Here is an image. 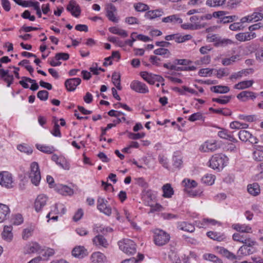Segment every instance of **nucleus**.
Listing matches in <instances>:
<instances>
[{
	"label": "nucleus",
	"instance_id": "obj_1",
	"mask_svg": "<svg viewBox=\"0 0 263 263\" xmlns=\"http://www.w3.org/2000/svg\"><path fill=\"white\" fill-rule=\"evenodd\" d=\"M170 239V235L165 231L160 229H156L154 231V240L156 245L164 246L169 241Z\"/></svg>",
	"mask_w": 263,
	"mask_h": 263
},
{
	"label": "nucleus",
	"instance_id": "obj_2",
	"mask_svg": "<svg viewBox=\"0 0 263 263\" xmlns=\"http://www.w3.org/2000/svg\"><path fill=\"white\" fill-rule=\"evenodd\" d=\"M119 248L127 255H133L136 252V245L130 239H124L119 242Z\"/></svg>",
	"mask_w": 263,
	"mask_h": 263
},
{
	"label": "nucleus",
	"instance_id": "obj_3",
	"mask_svg": "<svg viewBox=\"0 0 263 263\" xmlns=\"http://www.w3.org/2000/svg\"><path fill=\"white\" fill-rule=\"evenodd\" d=\"M29 177L33 184L37 186L39 184L41 177L39 166L37 162H33L31 164Z\"/></svg>",
	"mask_w": 263,
	"mask_h": 263
},
{
	"label": "nucleus",
	"instance_id": "obj_4",
	"mask_svg": "<svg viewBox=\"0 0 263 263\" xmlns=\"http://www.w3.org/2000/svg\"><path fill=\"white\" fill-rule=\"evenodd\" d=\"M0 185L8 189L14 186V182L11 173L7 171L0 172Z\"/></svg>",
	"mask_w": 263,
	"mask_h": 263
},
{
	"label": "nucleus",
	"instance_id": "obj_5",
	"mask_svg": "<svg viewBox=\"0 0 263 263\" xmlns=\"http://www.w3.org/2000/svg\"><path fill=\"white\" fill-rule=\"evenodd\" d=\"M209 162V166L214 170L222 168L224 164V159L221 155L217 154L211 158Z\"/></svg>",
	"mask_w": 263,
	"mask_h": 263
},
{
	"label": "nucleus",
	"instance_id": "obj_6",
	"mask_svg": "<svg viewBox=\"0 0 263 263\" xmlns=\"http://www.w3.org/2000/svg\"><path fill=\"white\" fill-rule=\"evenodd\" d=\"M98 209L104 214L109 216L111 214V209L108 204V201L104 198L99 197L97 200Z\"/></svg>",
	"mask_w": 263,
	"mask_h": 263
},
{
	"label": "nucleus",
	"instance_id": "obj_7",
	"mask_svg": "<svg viewBox=\"0 0 263 263\" xmlns=\"http://www.w3.org/2000/svg\"><path fill=\"white\" fill-rule=\"evenodd\" d=\"M239 138L243 142L249 141L252 144H256L258 143L257 138L252 135L249 132L246 130L239 131L238 134Z\"/></svg>",
	"mask_w": 263,
	"mask_h": 263
},
{
	"label": "nucleus",
	"instance_id": "obj_8",
	"mask_svg": "<svg viewBox=\"0 0 263 263\" xmlns=\"http://www.w3.org/2000/svg\"><path fill=\"white\" fill-rule=\"evenodd\" d=\"M192 38V36L190 34L182 35L179 33L172 34L165 36V39L166 41H171L174 40L178 43H181L186 41L190 40Z\"/></svg>",
	"mask_w": 263,
	"mask_h": 263
},
{
	"label": "nucleus",
	"instance_id": "obj_9",
	"mask_svg": "<svg viewBox=\"0 0 263 263\" xmlns=\"http://www.w3.org/2000/svg\"><path fill=\"white\" fill-rule=\"evenodd\" d=\"M130 88L139 93H146L148 92V89L146 85L138 81H133L130 84Z\"/></svg>",
	"mask_w": 263,
	"mask_h": 263
},
{
	"label": "nucleus",
	"instance_id": "obj_10",
	"mask_svg": "<svg viewBox=\"0 0 263 263\" xmlns=\"http://www.w3.org/2000/svg\"><path fill=\"white\" fill-rule=\"evenodd\" d=\"M48 197L43 194L39 195L34 202V208L37 212H40L46 204Z\"/></svg>",
	"mask_w": 263,
	"mask_h": 263
},
{
	"label": "nucleus",
	"instance_id": "obj_11",
	"mask_svg": "<svg viewBox=\"0 0 263 263\" xmlns=\"http://www.w3.org/2000/svg\"><path fill=\"white\" fill-rule=\"evenodd\" d=\"M81 82V80L79 78L69 79L65 81V86L68 91H72L76 89Z\"/></svg>",
	"mask_w": 263,
	"mask_h": 263
},
{
	"label": "nucleus",
	"instance_id": "obj_12",
	"mask_svg": "<svg viewBox=\"0 0 263 263\" xmlns=\"http://www.w3.org/2000/svg\"><path fill=\"white\" fill-rule=\"evenodd\" d=\"M66 9L69 12H70L73 16L76 17H78L80 14L81 10L80 7L77 4L76 2L73 0H71L69 2Z\"/></svg>",
	"mask_w": 263,
	"mask_h": 263
},
{
	"label": "nucleus",
	"instance_id": "obj_13",
	"mask_svg": "<svg viewBox=\"0 0 263 263\" xmlns=\"http://www.w3.org/2000/svg\"><path fill=\"white\" fill-rule=\"evenodd\" d=\"M0 78L7 83V87H10L14 80L13 76L9 74V71L4 69H0Z\"/></svg>",
	"mask_w": 263,
	"mask_h": 263
},
{
	"label": "nucleus",
	"instance_id": "obj_14",
	"mask_svg": "<svg viewBox=\"0 0 263 263\" xmlns=\"http://www.w3.org/2000/svg\"><path fill=\"white\" fill-rule=\"evenodd\" d=\"M164 14V11L162 9H157L153 10H148L145 14V17L147 19L154 20Z\"/></svg>",
	"mask_w": 263,
	"mask_h": 263
},
{
	"label": "nucleus",
	"instance_id": "obj_15",
	"mask_svg": "<svg viewBox=\"0 0 263 263\" xmlns=\"http://www.w3.org/2000/svg\"><path fill=\"white\" fill-rule=\"evenodd\" d=\"M55 191L59 194L66 196L71 195L73 194V190L67 185L63 184H58L55 186Z\"/></svg>",
	"mask_w": 263,
	"mask_h": 263
},
{
	"label": "nucleus",
	"instance_id": "obj_16",
	"mask_svg": "<svg viewBox=\"0 0 263 263\" xmlns=\"http://www.w3.org/2000/svg\"><path fill=\"white\" fill-rule=\"evenodd\" d=\"M71 253L73 256L80 258H83L87 255V250L83 246H78L74 248Z\"/></svg>",
	"mask_w": 263,
	"mask_h": 263
},
{
	"label": "nucleus",
	"instance_id": "obj_17",
	"mask_svg": "<svg viewBox=\"0 0 263 263\" xmlns=\"http://www.w3.org/2000/svg\"><path fill=\"white\" fill-rule=\"evenodd\" d=\"M255 36L254 33L247 32L244 33H239L236 34V39L240 42H245L249 41Z\"/></svg>",
	"mask_w": 263,
	"mask_h": 263
},
{
	"label": "nucleus",
	"instance_id": "obj_18",
	"mask_svg": "<svg viewBox=\"0 0 263 263\" xmlns=\"http://www.w3.org/2000/svg\"><path fill=\"white\" fill-rule=\"evenodd\" d=\"M254 148L255 150L253 153V159L257 161H263V146L255 145Z\"/></svg>",
	"mask_w": 263,
	"mask_h": 263
},
{
	"label": "nucleus",
	"instance_id": "obj_19",
	"mask_svg": "<svg viewBox=\"0 0 263 263\" xmlns=\"http://www.w3.org/2000/svg\"><path fill=\"white\" fill-rule=\"evenodd\" d=\"M256 97L255 93L250 91H243L237 96L238 99L242 100L243 101H246L249 99L254 100Z\"/></svg>",
	"mask_w": 263,
	"mask_h": 263
},
{
	"label": "nucleus",
	"instance_id": "obj_20",
	"mask_svg": "<svg viewBox=\"0 0 263 263\" xmlns=\"http://www.w3.org/2000/svg\"><path fill=\"white\" fill-rule=\"evenodd\" d=\"M9 214V207L5 204L0 203V222H3L6 220Z\"/></svg>",
	"mask_w": 263,
	"mask_h": 263
},
{
	"label": "nucleus",
	"instance_id": "obj_21",
	"mask_svg": "<svg viewBox=\"0 0 263 263\" xmlns=\"http://www.w3.org/2000/svg\"><path fill=\"white\" fill-rule=\"evenodd\" d=\"M94 245L96 246H101L104 248H107L108 246V242L105 237L102 235L96 236L92 239Z\"/></svg>",
	"mask_w": 263,
	"mask_h": 263
},
{
	"label": "nucleus",
	"instance_id": "obj_22",
	"mask_svg": "<svg viewBox=\"0 0 263 263\" xmlns=\"http://www.w3.org/2000/svg\"><path fill=\"white\" fill-rule=\"evenodd\" d=\"M12 230V228L11 226H5L2 233V238L7 241H11L13 238Z\"/></svg>",
	"mask_w": 263,
	"mask_h": 263
},
{
	"label": "nucleus",
	"instance_id": "obj_23",
	"mask_svg": "<svg viewBox=\"0 0 263 263\" xmlns=\"http://www.w3.org/2000/svg\"><path fill=\"white\" fill-rule=\"evenodd\" d=\"M219 252L223 256L230 260L240 259L241 258L240 256L235 255L224 248H220Z\"/></svg>",
	"mask_w": 263,
	"mask_h": 263
},
{
	"label": "nucleus",
	"instance_id": "obj_24",
	"mask_svg": "<svg viewBox=\"0 0 263 263\" xmlns=\"http://www.w3.org/2000/svg\"><path fill=\"white\" fill-rule=\"evenodd\" d=\"M162 22L164 23H173L174 24H181L182 23V20L180 17H179L178 15L173 14L165 17H163L162 20Z\"/></svg>",
	"mask_w": 263,
	"mask_h": 263
},
{
	"label": "nucleus",
	"instance_id": "obj_25",
	"mask_svg": "<svg viewBox=\"0 0 263 263\" xmlns=\"http://www.w3.org/2000/svg\"><path fill=\"white\" fill-rule=\"evenodd\" d=\"M218 147L219 146H218L216 142L214 141L206 142L203 145L201 146L200 148H202V149L204 152H207L209 151L213 152L216 151Z\"/></svg>",
	"mask_w": 263,
	"mask_h": 263
},
{
	"label": "nucleus",
	"instance_id": "obj_26",
	"mask_svg": "<svg viewBox=\"0 0 263 263\" xmlns=\"http://www.w3.org/2000/svg\"><path fill=\"white\" fill-rule=\"evenodd\" d=\"M254 83L253 80L241 81L234 85V88L236 89H244L251 87Z\"/></svg>",
	"mask_w": 263,
	"mask_h": 263
},
{
	"label": "nucleus",
	"instance_id": "obj_27",
	"mask_svg": "<svg viewBox=\"0 0 263 263\" xmlns=\"http://www.w3.org/2000/svg\"><path fill=\"white\" fill-rule=\"evenodd\" d=\"M163 196L165 198H171L174 194V190L169 183L164 184L162 186Z\"/></svg>",
	"mask_w": 263,
	"mask_h": 263
},
{
	"label": "nucleus",
	"instance_id": "obj_28",
	"mask_svg": "<svg viewBox=\"0 0 263 263\" xmlns=\"http://www.w3.org/2000/svg\"><path fill=\"white\" fill-rule=\"evenodd\" d=\"M234 229L241 233H251L252 228L246 224H235L233 226Z\"/></svg>",
	"mask_w": 263,
	"mask_h": 263
},
{
	"label": "nucleus",
	"instance_id": "obj_29",
	"mask_svg": "<svg viewBox=\"0 0 263 263\" xmlns=\"http://www.w3.org/2000/svg\"><path fill=\"white\" fill-rule=\"evenodd\" d=\"M248 192L253 196H256L260 193L259 185L257 183L249 184L248 185Z\"/></svg>",
	"mask_w": 263,
	"mask_h": 263
},
{
	"label": "nucleus",
	"instance_id": "obj_30",
	"mask_svg": "<svg viewBox=\"0 0 263 263\" xmlns=\"http://www.w3.org/2000/svg\"><path fill=\"white\" fill-rule=\"evenodd\" d=\"M211 90L215 93H226L230 91V88L227 86L217 85L211 87Z\"/></svg>",
	"mask_w": 263,
	"mask_h": 263
},
{
	"label": "nucleus",
	"instance_id": "obj_31",
	"mask_svg": "<svg viewBox=\"0 0 263 263\" xmlns=\"http://www.w3.org/2000/svg\"><path fill=\"white\" fill-rule=\"evenodd\" d=\"M51 160L54 161L58 165L63 168L68 169V167H67L68 165H67L64 158L60 159L57 155L54 154L51 157Z\"/></svg>",
	"mask_w": 263,
	"mask_h": 263
},
{
	"label": "nucleus",
	"instance_id": "obj_32",
	"mask_svg": "<svg viewBox=\"0 0 263 263\" xmlns=\"http://www.w3.org/2000/svg\"><path fill=\"white\" fill-rule=\"evenodd\" d=\"M109 30L112 33L119 35L123 37H126L128 36V33L126 31L117 27H110Z\"/></svg>",
	"mask_w": 263,
	"mask_h": 263
},
{
	"label": "nucleus",
	"instance_id": "obj_33",
	"mask_svg": "<svg viewBox=\"0 0 263 263\" xmlns=\"http://www.w3.org/2000/svg\"><path fill=\"white\" fill-rule=\"evenodd\" d=\"M105 258V255L100 252H95L91 255V259L94 262H102Z\"/></svg>",
	"mask_w": 263,
	"mask_h": 263
},
{
	"label": "nucleus",
	"instance_id": "obj_34",
	"mask_svg": "<svg viewBox=\"0 0 263 263\" xmlns=\"http://www.w3.org/2000/svg\"><path fill=\"white\" fill-rule=\"evenodd\" d=\"M207 236L210 238L217 240L218 241H221L225 239L223 234H220L217 232H214L213 231H210L207 233Z\"/></svg>",
	"mask_w": 263,
	"mask_h": 263
},
{
	"label": "nucleus",
	"instance_id": "obj_35",
	"mask_svg": "<svg viewBox=\"0 0 263 263\" xmlns=\"http://www.w3.org/2000/svg\"><path fill=\"white\" fill-rule=\"evenodd\" d=\"M154 53L156 55H163L164 58H168L171 56V53L169 50L164 48H160L154 51Z\"/></svg>",
	"mask_w": 263,
	"mask_h": 263
},
{
	"label": "nucleus",
	"instance_id": "obj_36",
	"mask_svg": "<svg viewBox=\"0 0 263 263\" xmlns=\"http://www.w3.org/2000/svg\"><path fill=\"white\" fill-rule=\"evenodd\" d=\"M36 147L39 151L46 154H52L54 151V148L53 146L50 147L39 144H36Z\"/></svg>",
	"mask_w": 263,
	"mask_h": 263
},
{
	"label": "nucleus",
	"instance_id": "obj_37",
	"mask_svg": "<svg viewBox=\"0 0 263 263\" xmlns=\"http://www.w3.org/2000/svg\"><path fill=\"white\" fill-rule=\"evenodd\" d=\"M239 57V55H232V57L229 58L222 59L221 61V63L224 66H228L232 65L236 61V60L238 59Z\"/></svg>",
	"mask_w": 263,
	"mask_h": 263
},
{
	"label": "nucleus",
	"instance_id": "obj_38",
	"mask_svg": "<svg viewBox=\"0 0 263 263\" xmlns=\"http://www.w3.org/2000/svg\"><path fill=\"white\" fill-rule=\"evenodd\" d=\"M215 177L211 174H206L204 175L201 179V181L203 183L208 185H212L214 183Z\"/></svg>",
	"mask_w": 263,
	"mask_h": 263
},
{
	"label": "nucleus",
	"instance_id": "obj_39",
	"mask_svg": "<svg viewBox=\"0 0 263 263\" xmlns=\"http://www.w3.org/2000/svg\"><path fill=\"white\" fill-rule=\"evenodd\" d=\"M255 251L254 248L247 247L246 246H241L238 251V253L247 255L252 254Z\"/></svg>",
	"mask_w": 263,
	"mask_h": 263
},
{
	"label": "nucleus",
	"instance_id": "obj_40",
	"mask_svg": "<svg viewBox=\"0 0 263 263\" xmlns=\"http://www.w3.org/2000/svg\"><path fill=\"white\" fill-rule=\"evenodd\" d=\"M40 249V245L36 242H34L27 246L26 252L27 253H33L37 252Z\"/></svg>",
	"mask_w": 263,
	"mask_h": 263
},
{
	"label": "nucleus",
	"instance_id": "obj_41",
	"mask_svg": "<svg viewBox=\"0 0 263 263\" xmlns=\"http://www.w3.org/2000/svg\"><path fill=\"white\" fill-rule=\"evenodd\" d=\"M226 0H207L206 4L210 7H218L222 6Z\"/></svg>",
	"mask_w": 263,
	"mask_h": 263
},
{
	"label": "nucleus",
	"instance_id": "obj_42",
	"mask_svg": "<svg viewBox=\"0 0 263 263\" xmlns=\"http://www.w3.org/2000/svg\"><path fill=\"white\" fill-rule=\"evenodd\" d=\"M179 227L181 230L189 232H193L195 230V228L192 224L184 222L181 223Z\"/></svg>",
	"mask_w": 263,
	"mask_h": 263
},
{
	"label": "nucleus",
	"instance_id": "obj_43",
	"mask_svg": "<svg viewBox=\"0 0 263 263\" xmlns=\"http://www.w3.org/2000/svg\"><path fill=\"white\" fill-rule=\"evenodd\" d=\"M221 98L222 99L213 98L212 101L216 102L221 104H226L230 101V99H231V96H222Z\"/></svg>",
	"mask_w": 263,
	"mask_h": 263
},
{
	"label": "nucleus",
	"instance_id": "obj_44",
	"mask_svg": "<svg viewBox=\"0 0 263 263\" xmlns=\"http://www.w3.org/2000/svg\"><path fill=\"white\" fill-rule=\"evenodd\" d=\"M11 223L14 225H19L23 222V218L21 214H16L12 216Z\"/></svg>",
	"mask_w": 263,
	"mask_h": 263
},
{
	"label": "nucleus",
	"instance_id": "obj_45",
	"mask_svg": "<svg viewBox=\"0 0 263 263\" xmlns=\"http://www.w3.org/2000/svg\"><path fill=\"white\" fill-rule=\"evenodd\" d=\"M134 8L136 11L139 12H143L149 9L148 5L142 3H138L134 5Z\"/></svg>",
	"mask_w": 263,
	"mask_h": 263
},
{
	"label": "nucleus",
	"instance_id": "obj_46",
	"mask_svg": "<svg viewBox=\"0 0 263 263\" xmlns=\"http://www.w3.org/2000/svg\"><path fill=\"white\" fill-rule=\"evenodd\" d=\"M108 40L115 44V45L119 46V47H123L125 46V44L123 42L120 41L119 39L117 37L115 36H110L108 37Z\"/></svg>",
	"mask_w": 263,
	"mask_h": 263
},
{
	"label": "nucleus",
	"instance_id": "obj_47",
	"mask_svg": "<svg viewBox=\"0 0 263 263\" xmlns=\"http://www.w3.org/2000/svg\"><path fill=\"white\" fill-rule=\"evenodd\" d=\"M204 258L206 260L213 261L216 263H222L221 260L216 255L212 254H207L204 255Z\"/></svg>",
	"mask_w": 263,
	"mask_h": 263
},
{
	"label": "nucleus",
	"instance_id": "obj_48",
	"mask_svg": "<svg viewBox=\"0 0 263 263\" xmlns=\"http://www.w3.org/2000/svg\"><path fill=\"white\" fill-rule=\"evenodd\" d=\"M17 149L22 152L27 153L28 154H31L32 153V148L26 144H20L17 146Z\"/></svg>",
	"mask_w": 263,
	"mask_h": 263
},
{
	"label": "nucleus",
	"instance_id": "obj_49",
	"mask_svg": "<svg viewBox=\"0 0 263 263\" xmlns=\"http://www.w3.org/2000/svg\"><path fill=\"white\" fill-rule=\"evenodd\" d=\"M139 258L137 259L135 257H132L129 259H126L122 261L121 263H137L139 261L142 260L144 256L143 254H138Z\"/></svg>",
	"mask_w": 263,
	"mask_h": 263
},
{
	"label": "nucleus",
	"instance_id": "obj_50",
	"mask_svg": "<svg viewBox=\"0 0 263 263\" xmlns=\"http://www.w3.org/2000/svg\"><path fill=\"white\" fill-rule=\"evenodd\" d=\"M39 2L34 0L23 1L22 4H21V6L24 7H33V8L38 4Z\"/></svg>",
	"mask_w": 263,
	"mask_h": 263
},
{
	"label": "nucleus",
	"instance_id": "obj_51",
	"mask_svg": "<svg viewBox=\"0 0 263 263\" xmlns=\"http://www.w3.org/2000/svg\"><path fill=\"white\" fill-rule=\"evenodd\" d=\"M69 58V55L67 53L60 52L55 54L54 59L56 61L63 60L64 61L68 60Z\"/></svg>",
	"mask_w": 263,
	"mask_h": 263
},
{
	"label": "nucleus",
	"instance_id": "obj_52",
	"mask_svg": "<svg viewBox=\"0 0 263 263\" xmlns=\"http://www.w3.org/2000/svg\"><path fill=\"white\" fill-rule=\"evenodd\" d=\"M217 71V77L219 79L221 78L222 77L227 76L229 75V71L228 68H220L218 70H216Z\"/></svg>",
	"mask_w": 263,
	"mask_h": 263
},
{
	"label": "nucleus",
	"instance_id": "obj_53",
	"mask_svg": "<svg viewBox=\"0 0 263 263\" xmlns=\"http://www.w3.org/2000/svg\"><path fill=\"white\" fill-rule=\"evenodd\" d=\"M49 92L45 90H40L37 93V97L42 101H46L48 98Z\"/></svg>",
	"mask_w": 263,
	"mask_h": 263
},
{
	"label": "nucleus",
	"instance_id": "obj_54",
	"mask_svg": "<svg viewBox=\"0 0 263 263\" xmlns=\"http://www.w3.org/2000/svg\"><path fill=\"white\" fill-rule=\"evenodd\" d=\"M51 134L55 137H60L61 136V134L60 130V126L58 124V121L57 120L54 122V125L53 127V130L51 132Z\"/></svg>",
	"mask_w": 263,
	"mask_h": 263
},
{
	"label": "nucleus",
	"instance_id": "obj_55",
	"mask_svg": "<svg viewBox=\"0 0 263 263\" xmlns=\"http://www.w3.org/2000/svg\"><path fill=\"white\" fill-rule=\"evenodd\" d=\"M242 242L244 245L242 246H246L248 248H253V247L256 245V242L252 240L251 238H246Z\"/></svg>",
	"mask_w": 263,
	"mask_h": 263
},
{
	"label": "nucleus",
	"instance_id": "obj_56",
	"mask_svg": "<svg viewBox=\"0 0 263 263\" xmlns=\"http://www.w3.org/2000/svg\"><path fill=\"white\" fill-rule=\"evenodd\" d=\"M238 19V17L236 15L231 16H226L221 18V22L223 24L228 23L236 21Z\"/></svg>",
	"mask_w": 263,
	"mask_h": 263
},
{
	"label": "nucleus",
	"instance_id": "obj_57",
	"mask_svg": "<svg viewBox=\"0 0 263 263\" xmlns=\"http://www.w3.org/2000/svg\"><path fill=\"white\" fill-rule=\"evenodd\" d=\"M145 134L144 133L135 134V133L130 132L128 133V138H130V139L137 140V139L143 138L145 137Z\"/></svg>",
	"mask_w": 263,
	"mask_h": 263
},
{
	"label": "nucleus",
	"instance_id": "obj_58",
	"mask_svg": "<svg viewBox=\"0 0 263 263\" xmlns=\"http://www.w3.org/2000/svg\"><path fill=\"white\" fill-rule=\"evenodd\" d=\"M168 257L173 263H181L180 259L175 252H171Z\"/></svg>",
	"mask_w": 263,
	"mask_h": 263
},
{
	"label": "nucleus",
	"instance_id": "obj_59",
	"mask_svg": "<svg viewBox=\"0 0 263 263\" xmlns=\"http://www.w3.org/2000/svg\"><path fill=\"white\" fill-rule=\"evenodd\" d=\"M213 70V69L202 68L199 70V74L202 77H206L207 76H210L212 74Z\"/></svg>",
	"mask_w": 263,
	"mask_h": 263
},
{
	"label": "nucleus",
	"instance_id": "obj_60",
	"mask_svg": "<svg viewBox=\"0 0 263 263\" xmlns=\"http://www.w3.org/2000/svg\"><path fill=\"white\" fill-rule=\"evenodd\" d=\"M211 57L209 55H206L201 58L200 60H198L196 62L197 64H208L211 62Z\"/></svg>",
	"mask_w": 263,
	"mask_h": 263
},
{
	"label": "nucleus",
	"instance_id": "obj_61",
	"mask_svg": "<svg viewBox=\"0 0 263 263\" xmlns=\"http://www.w3.org/2000/svg\"><path fill=\"white\" fill-rule=\"evenodd\" d=\"M229 28L233 31L240 30L243 28V26L241 24V23H234L231 24L229 26Z\"/></svg>",
	"mask_w": 263,
	"mask_h": 263
},
{
	"label": "nucleus",
	"instance_id": "obj_62",
	"mask_svg": "<svg viewBox=\"0 0 263 263\" xmlns=\"http://www.w3.org/2000/svg\"><path fill=\"white\" fill-rule=\"evenodd\" d=\"M233 43V41L230 39H223L221 40H218V42L216 43V45L225 46L228 45L232 44Z\"/></svg>",
	"mask_w": 263,
	"mask_h": 263
},
{
	"label": "nucleus",
	"instance_id": "obj_63",
	"mask_svg": "<svg viewBox=\"0 0 263 263\" xmlns=\"http://www.w3.org/2000/svg\"><path fill=\"white\" fill-rule=\"evenodd\" d=\"M251 16V20L252 21L257 22L262 19L263 17L261 15V13L259 11L254 12Z\"/></svg>",
	"mask_w": 263,
	"mask_h": 263
},
{
	"label": "nucleus",
	"instance_id": "obj_64",
	"mask_svg": "<svg viewBox=\"0 0 263 263\" xmlns=\"http://www.w3.org/2000/svg\"><path fill=\"white\" fill-rule=\"evenodd\" d=\"M255 57L257 60L260 62H263V47L256 51Z\"/></svg>",
	"mask_w": 263,
	"mask_h": 263
}]
</instances>
